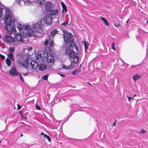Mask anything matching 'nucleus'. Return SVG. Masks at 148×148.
<instances>
[{"label": "nucleus", "instance_id": "obj_47", "mask_svg": "<svg viewBox=\"0 0 148 148\" xmlns=\"http://www.w3.org/2000/svg\"><path fill=\"white\" fill-rule=\"evenodd\" d=\"M136 66L135 65H132L131 66V68H134L135 66Z\"/></svg>", "mask_w": 148, "mask_h": 148}, {"label": "nucleus", "instance_id": "obj_31", "mask_svg": "<svg viewBox=\"0 0 148 148\" xmlns=\"http://www.w3.org/2000/svg\"><path fill=\"white\" fill-rule=\"evenodd\" d=\"M146 132V131L145 130L142 129L141 130L140 132V133H142V134H144Z\"/></svg>", "mask_w": 148, "mask_h": 148}, {"label": "nucleus", "instance_id": "obj_30", "mask_svg": "<svg viewBox=\"0 0 148 148\" xmlns=\"http://www.w3.org/2000/svg\"><path fill=\"white\" fill-rule=\"evenodd\" d=\"M19 75L20 78L21 80V81L22 82H24V79H23V77H22V75L21 74H19Z\"/></svg>", "mask_w": 148, "mask_h": 148}, {"label": "nucleus", "instance_id": "obj_14", "mask_svg": "<svg viewBox=\"0 0 148 148\" xmlns=\"http://www.w3.org/2000/svg\"><path fill=\"white\" fill-rule=\"evenodd\" d=\"M25 60L23 57V56H20L19 58L17 60V62L18 64L20 65V66H22L23 65V63Z\"/></svg>", "mask_w": 148, "mask_h": 148}, {"label": "nucleus", "instance_id": "obj_44", "mask_svg": "<svg viewBox=\"0 0 148 148\" xmlns=\"http://www.w3.org/2000/svg\"><path fill=\"white\" fill-rule=\"evenodd\" d=\"M116 120L112 124V125L113 126H115L116 125Z\"/></svg>", "mask_w": 148, "mask_h": 148}, {"label": "nucleus", "instance_id": "obj_15", "mask_svg": "<svg viewBox=\"0 0 148 148\" xmlns=\"http://www.w3.org/2000/svg\"><path fill=\"white\" fill-rule=\"evenodd\" d=\"M38 62H39V64L38 68L39 70L43 71L46 68V65L42 64L43 62L40 63L38 61Z\"/></svg>", "mask_w": 148, "mask_h": 148}, {"label": "nucleus", "instance_id": "obj_12", "mask_svg": "<svg viewBox=\"0 0 148 148\" xmlns=\"http://www.w3.org/2000/svg\"><path fill=\"white\" fill-rule=\"evenodd\" d=\"M9 73L10 75L13 76H16L18 74V72L14 66L11 67V69L9 71Z\"/></svg>", "mask_w": 148, "mask_h": 148}, {"label": "nucleus", "instance_id": "obj_2", "mask_svg": "<svg viewBox=\"0 0 148 148\" xmlns=\"http://www.w3.org/2000/svg\"><path fill=\"white\" fill-rule=\"evenodd\" d=\"M47 52L45 50L38 52L36 56V60L41 63L44 62V61L46 59L48 62H53L54 58L52 51L49 50Z\"/></svg>", "mask_w": 148, "mask_h": 148}, {"label": "nucleus", "instance_id": "obj_8", "mask_svg": "<svg viewBox=\"0 0 148 148\" xmlns=\"http://www.w3.org/2000/svg\"><path fill=\"white\" fill-rule=\"evenodd\" d=\"M43 25L42 21H40L33 25V29L34 32L41 33L42 32Z\"/></svg>", "mask_w": 148, "mask_h": 148}, {"label": "nucleus", "instance_id": "obj_11", "mask_svg": "<svg viewBox=\"0 0 148 148\" xmlns=\"http://www.w3.org/2000/svg\"><path fill=\"white\" fill-rule=\"evenodd\" d=\"M52 16L50 14H47L43 18L44 22L46 24H51L52 23Z\"/></svg>", "mask_w": 148, "mask_h": 148}, {"label": "nucleus", "instance_id": "obj_38", "mask_svg": "<svg viewBox=\"0 0 148 148\" xmlns=\"http://www.w3.org/2000/svg\"><path fill=\"white\" fill-rule=\"evenodd\" d=\"M67 25V23L66 22H64L61 24L62 25H63L64 26H66Z\"/></svg>", "mask_w": 148, "mask_h": 148}, {"label": "nucleus", "instance_id": "obj_49", "mask_svg": "<svg viewBox=\"0 0 148 148\" xmlns=\"http://www.w3.org/2000/svg\"><path fill=\"white\" fill-rule=\"evenodd\" d=\"M87 84H88L89 85H90V86H92L91 84L90 83L88 82H87Z\"/></svg>", "mask_w": 148, "mask_h": 148}, {"label": "nucleus", "instance_id": "obj_22", "mask_svg": "<svg viewBox=\"0 0 148 148\" xmlns=\"http://www.w3.org/2000/svg\"><path fill=\"white\" fill-rule=\"evenodd\" d=\"M15 48L14 47H10L9 49V53H13L15 51Z\"/></svg>", "mask_w": 148, "mask_h": 148}, {"label": "nucleus", "instance_id": "obj_28", "mask_svg": "<svg viewBox=\"0 0 148 148\" xmlns=\"http://www.w3.org/2000/svg\"><path fill=\"white\" fill-rule=\"evenodd\" d=\"M44 137L46 138L49 141H51V139L46 134H44Z\"/></svg>", "mask_w": 148, "mask_h": 148}, {"label": "nucleus", "instance_id": "obj_33", "mask_svg": "<svg viewBox=\"0 0 148 148\" xmlns=\"http://www.w3.org/2000/svg\"><path fill=\"white\" fill-rule=\"evenodd\" d=\"M27 70L28 72L31 73L33 72L32 70H31V69H29V68H27Z\"/></svg>", "mask_w": 148, "mask_h": 148}, {"label": "nucleus", "instance_id": "obj_25", "mask_svg": "<svg viewBox=\"0 0 148 148\" xmlns=\"http://www.w3.org/2000/svg\"><path fill=\"white\" fill-rule=\"evenodd\" d=\"M84 47H85V51H86V50L87 49H88V43L87 44L86 42L85 41L84 42Z\"/></svg>", "mask_w": 148, "mask_h": 148}, {"label": "nucleus", "instance_id": "obj_18", "mask_svg": "<svg viewBox=\"0 0 148 148\" xmlns=\"http://www.w3.org/2000/svg\"><path fill=\"white\" fill-rule=\"evenodd\" d=\"M100 18H101V20H102L103 21H104L105 23V24L106 25V26H109V23L108 22V21L105 18L102 17H100Z\"/></svg>", "mask_w": 148, "mask_h": 148}, {"label": "nucleus", "instance_id": "obj_10", "mask_svg": "<svg viewBox=\"0 0 148 148\" xmlns=\"http://www.w3.org/2000/svg\"><path fill=\"white\" fill-rule=\"evenodd\" d=\"M3 40L6 43H10L14 41L15 38L10 35H6L3 37Z\"/></svg>", "mask_w": 148, "mask_h": 148}, {"label": "nucleus", "instance_id": "obj_13", "mask_svg": "<svg viewBox=\"0 0 148 148\" xmlns=\"http://www.w3.org/2000/svg\"><path fill=\"white\" fill-rule=\"evenodd\" d=\"M36 61H32L31 62L30 64L33 69H35L38 67L39 62L36 60Z\"/></svg>", "mask_w": 148, "mask_h": 148}, {"label": "nucleus", "instance_id": "obj_36", "mask_svg": "<svg viewBox=\"0 0 148 148\" xmlns=\"http://www.w3.org/2000/svg\"><path fill=\"white\" fill-rule=\"evenodd\" d=\"M64 11H65V12H67V10H66V7H65L64 8H63L62 12H63Z\"/></svg>", "mask_w": 148, "mask_h": 148}, {"label": "nucleus", "instance_id": "obj_3", "mask_svg": "<svg viewBox=\"0 0 148 148\" xmlns=\"http://www.w3.org/2000/svg\"><path fill=\"white\" fill-rule=\"evenodd\" d=\"M30 25H18L16 27L19 31V33L23 32L25 34L28 36L31 37L34 35V31L30 28Z\"/></svg>", "mask_w": 148, "mask_h": 148}, {"label": "nucleus", "instance_id": "obj_40", "mask_svg": "<svg viewBox=\"0 0 148 148\" xmlns=\"http://www.w3.org/2000/svg\"><path fill=\"white\" fill-rule=\"evenodd\" d=\"M61 5L63 8L64 7H65L66 6V5H65V4L63 2L61 3Z\"/></svg>", "mask_w": 148, "mask_h": 148}, {"label": "nucleus", "instance_id": "obj_32", "mask_svg": "<svg viewBox=\"0 0 148 148\" xmlns=\"http://www.w3.org/2000/svg\"><path fill=\"white\" fill-rule=\"evenodd\" d=\"M0 57H1V58L3 60H4L5 58V57L4 56L2 55L1 54H0Z\"/></svg>", "mask_w": 148, "mask_h": 148}, {"label": "nucleus", "instance_id": "obj_53", "mask_svg": "<svg viewBox=\"0 0 148 148\" xmlns=\"http://www.w3.org/2000/svg\"><path fill=\"white\" fill-rule=\"evenodd\" d=\"M23 136V135L22 134H21V136L22 137Z\"/></svg>", "mask_w": 148, "mask_h": 148}, {"label": "nucleus", "instance_id": "obj_52", "mask_svg": "<svg viewBox=\"0 0 148 148\" xmlns=\"http://www.w3.org/2000/svg\"><path fill=\"white\" fill-rule=\"evenodd\" d=\"M134 98V96L132 98V100H133Z\"/></svg>", "mask_w": 148, "mask_h": 148}, {"label": "nucleus", "instance_id": "obj_16", "mask_svg": "<svg viewBox=\"0 0 148 148\" xmlns=\"http://www.w3.org/2000/svg\"><path fill=\"white\" fill-rule=\"evenodd\" d=\"M51 3L49 1H47L45 4V10L47 11H50L51 9Z\"/></svg>", "mask_w": 148, "mask_h": 148}, {"label": "nucleus", "instance_id": "obj_37", "mask_svg": "<svg viewBox=\"0 0 148 148\" xmlns=\"http://www.w3.org/2000/svg\"><path fill=\"white\" fill-rule=\"evenodd\" d=\"M74 46L75 47V49L76 50V51H77L78 50V47L77 46L75 45H75L74 46H73V47H74Z\"/></svg>", "mask_w": 148, "mask_h": 148}, {"label": "nucleus", "instance_id": "obj_19", "mask_svg": "<svg viewBox=\"0 0 148 148\" xmlns=\"http://www.w3.org/2000/svg\"><path fill=\"white\" fill-rule=\"evenodd\" d=\"M7 56L12 61H14V55L13 53H9Z\"/></svg>", "mask_w": 148, "mask_h": 148}, {"label": "nucleus", "instance_id": "obj_6", "mask_svg": "<svg viewBox=\"0 0 148 148\" xmlns=\"http://www.w3.org/2000/svg\"><path fill=\"white\" fill-rule=\"evenodd\" d=\"M16 21L15 20L14 22H13V23H11V27H12L14 28L15 29V31H14V32H10L9 31H7L8 32H9L10 33L12 34H13L15 35V37L16 40L18 41H20L21 42H23V38H24V36L22 34V33L21 34H17V32L16 31V29L15 27L16 26Z\"/></svg>", "mask_w": 148, "mask_h": 148}, {"label": "nucleus", "instance_id": "obj_45", "mask_svg": "<svg viewBox=\"0 0 148 148\" xmlns=\"http://www.w3.org/2000/svg\"><path fill=\"white\" fill-rule=\"evenodd\" d=\"M115 26L116 27H118L119 26V23H116L114 24Z\"/></svg>", "mask_w": 148, "mask_h": 148}, {"label": "nucleus", "instance_id": "obj_55", "mask_svg": "<svg viewBox=\"0 0 148 148\" xmlns=\"http://www.w3.org/2000/svg\"><path fill=\"white\" fill-rule=\"evenodd\" d=\"M147 23L148 24V21L147 22Z\"/></svg>", "mask_w": 148, "mask_h": 148}, {"label": "nucleus", "instance_id": "obj_17", "mask_svg": "<svg viewBox=\"0 0 148 148\" xmlns=\"http://www.w3.org/2000/svg\"><path fill=\"white\" fill-rule=\"evenodd\" d=\"M141 77V75H138L137 74H136L135 75L132 76V77L133 80L135 81L140 78Z\"/></svg>", "mask_w": 148, "mask_h": 148}, {"label": "nucleus", "instance_id": "obj_27", "mask_svg": "<svg viewBox=\"0 0 148 148\" xmlns=\"http://www.w3.org/2000/svg\"><path fill=\"white\" fill-rule=\"evenodd\" d=\"M37 1L40 5L43 4L45 2V0H37Z\"/></svg>", "mask_w": 148, "mask_h": 148}, {"label": "nucleus", "instance_id": "obj_9", "mask_svg": "<svg viewBox=\"0 0 148 148\" xmlns=\"http://www.w3.org/2000/svg\"><path fill=\"white\" fill-rule=\"evenodd\" d=\"M15 3L18 5H29L33 3L32 0H15Z\"/></svg>", "mask_w": 148, "mask_h": 148}, {"label": "nucleus", "instance_id": "obj_26", "mask_svg": "<svg viewBox=\"0 0 148 148\" xmlns=\"http://www.w3.org/2000/svg\"><path fill=\"white\" fill-rule=\"evenodd\" d=\"M79 72V71L77 70H75V71H72V73L73 75H75L78 73Z\"/></svg>", "mask_w": 148, "mask_h": 148}, {"label": "nucleus", "instance_id": "obj_24", "mask_svg": "<svg viewBox=\"0 0 148 148\" xmlns=\"http://www.w3.org/2000/svg\"><path fill=\"white\" fill-rule=\"evenodd\" d=\"M48 74H46L43 76L42 77V78L43 79L47 80L48 79Z\"/></svg>", "mask_w": 148, "mask_h": 148}, {"label": "nucleus", "instance_id": "obj_20", "mask_svg": "<svg viewBox=\"0 0 148 148\" xmlns=\"http://www.w3.org/2000/svg\"><path fill=\"white\" fill-rule=\"evenodd\" d=\"M50 13L52 15H55L58 13V10L57 9L54 10H51L50 11Z\"/></svg>", "mask_w": 148, "mask_h": 148}, {"label": "nucleus", "instance_id": "obj_7", "mask_svg": "<svg viewBox=\"0 0 148 148\" xmlns=\"http://www.w3.org/2000/svg\"><path fill=\"white\" fill-rule=\"evenodd\" d=\"M65 52L67 55H69L71 58L74 59L73 60L75 63H77L78 62L79 57L78 56H75V52L68 48L65 49Z\"/></svg>", "mask_w": 148, "mask_h": 148}, {"label": "nucleus", "instance_id": "obj_34", "mask_svg": "<svg viewBox=\"0 0 148 148\" xmlns=\"http://www.w3.org/2000/svg\"><path fill=\"white\" fill-rule=\"evenodd\" d=\"M36 109L37 110H40V107L38 106V105L37 104H36Z\"/></svg>", "mask_w": 148, "mask_h": 148}, {"label": "nucleus", "instance_id": "obj_50", "mask_svg": "<svg viewBox=\"0 0 148 148\" xmlns=\"http://www.w3.org/2000/svg\"><path fill=\"white\" fill-rule=\"evenodd\" d=\"M19 113L21 115H22V112L21 111H19Z\"/></svg>", "mask_w": 148, "mask_h": 148}, {"label": "nucleus", "instance_id": "obj_4", "mask_svg": "<svg viewBox=\"0 0 148 148\" xmlns=\"http://www.w3.org/2000/svg\"><path fill=\"white\" fill-rule=\"evenodd\" d=\"M63 32V38L64 41L65 43L68 44V47H73L75 45V42L74 40L72 38V35L71 34L66 32Z\"/></svg>", "mask_w": 148, "mask_h": 148}, {"label": "nucleus", "instance_id": "obj_5", "mask_svg": "<svg viewBox=\"0 0 148 148\" xmlns=\"http://www.w3.org/2000/svg\"><path fill=\"white\" fill-rule=\"evenodd\" d=\"M57 32L56 29H54L52 31L50 35L47 37L46 40L45 41L44 45L45 47H47L50 48L53 45V36L56 34Z\"/></svg>", "mask_w": 148, "mask_h": 148}, {"label": "nucleus", "instance_id": "obj_29", "mask_svg": "<svg viewBox=\"0 0 148 148\" xmlns=\"http://www.w3.org/2000/svg\"><path fill=\"white\" fill-rule=\"evenodd\" d=\"M62 68L64 69H69L68 66H66L64 65H62Z\"/></svg>", "mask_w": 148, "mask_h": 148}, {"label": "nucleus", "instance_id": "obj_35", "mask_svg": "<svg viewBox=\"0 0 148 148\" xmlns=\"http://www.w3.org/2000/svg\"><path fill=\"white\" fill-rule=\"evenodd\" d=\"M115 44L114 42H113L112 44V48L114 50H116L115 48L114 47V45Z\"/></svg>", "mask_w": 148, "mask_h": 148}, {"label": "nucleus", "instance_id": "obj_43", "mask_svg": "<svg viewBox=\"0 0 148 148\" xmlns=\"http://www.w3.org/2000/svg\"><path fill=\"white\" fill-rule=\"evenodd\" d=\"M17 106H18L17 108H18V110H20V109L21 108V106H19V105L18 104H17Z\"/></svg>", "mask_w": 148, "mask_h": 148}, {"label": "nucleus", "instance_id": "obj_1", "mask_svg": "<svg viewBox=\"0 0 148 148\" xmlns=\"http://www.w3.org/2000/svg\"><path fill=\"white\" fill-rule=\"evenodd\" d=\"M5 11V16L4 19L5 29L10 32H14L15 29L12 27H11V24L13 23L15 21V18L10 9L4 7L0 2V17L2 16L3 12Z\"/></svg>", "mask_w": 148, "mask_h": 148}, {"label": "nucleus", "instance_id": "obj_54", "mask_svg": "<svg viewBox=\"0 0 148 148\" xmlns=\"http://www.w3.org/2000/svg\"><path fill=\"white\" fill-rule=\"evenodd\" d=\"M128 21H129V19L127 21L126 23H127L128 22Z\"/></svg>", "mask_w": 148, "mask_h": 148}, {"label": "nucleus", "instance_id": "obj_41", "mask_svg": "<svg viewBox=\"0 0 148 148\" xmlns=\"http://www.w3.org/2000/svg\"><path fill=\"white\" fill-rule=\"evenodd\" d=\"M58 74L61 77H65V75L63 74H61L59 73H58Z\"/></svg>", "mask_w": 148, "mask_h": 148}, {"label": "nucleus", "instance_id": "obj_56", "mask_svg": "<svg viewBox=\"0 0 148 148\" xmlns=\"http://www.w3.org/2000/svg\"><path fill=\"white\" fill-rule=\"evenodd\" d=\"M1 142V141H0V143Z\"/></svg>", "mask_w": 148, "mask_h": 148}, {"label": "nucleus", "instance_id": "obj_42", "mask_svg": "<svg viewBox=\"0 0 148 148\" xmlns=\"http://www.w3.org/2000/svg\"><path fill=\"white\" fill-rule=\"evenodd\" d=\"M32 49V47H29L27 48V50L28 51H30Z\"/></svg>", "mask_w": 148, "mask_h": 148}, {"label": "nucleus", "instance_id": "obj_46", "mask_svg": "<svg viewBox=\"0 0 148 148\" xmlns=\"http://www.w3.org/2000/svg\"><path fill=\"white\" fill-rule=\"evenodd\" d=\"M23 74L25 76H26L28 74V73H23Z\"/></svg>", "mask_w": 148, "mask_h": 148}, {"label": "nucleus", "instance_id": "obj_23", "mask_svg": "<svg viewBox=\"0 0 148 148\" xmlns=\"http://www.w3.org/2000/svg\"><path fill=\"white\" fill-rule=\"evenodd\" d=\"M74 64L72 62L70 65L68 66L69 69H73L74 67Z\"/></svg>", "mask_w": 148, "mask_h": 148}, {"label": "nucleus", "instance_id": "obj_48", "mask_svg": "<svg viewBox=\"0 0 148 148\" xmlns=\"http://www.w3.org/2000/svg\"><path fill=\"white\" fill-rule=\"evenodd\" d=\"M44 134H44L42 132H41L40 133V135H44Z\"/></svg>", "mask_w": 148, "mask_h": 148}, {"label": "nucleus", "instance_id": "obj_51", "mask_svg": "<svg viewBox=\"0 0 148 148\" xmlns=\"http://www.w3.org/2000/svg\"><path fill=\"white\" fill-rule=\"evenodd\" d=\"M136 96V94H134V97H135Z\"/></svg>", "mask_w": 148, "mask_h": 148}, {"label": "nucleus", "instance_id": "obj_39", "mask_svg": "<svg viewBox=\"0 0 148 148\" xmlns=\"http://www.w3.org/2000/svg\"><path fill=\"white\" fill-rule=\"evenodd\" d=\"M127 98H128V100L129 101H131V100H132V97H129L128 96H127Z\"/></svg>", "mask_w": 148, "mask_h": 148}, {"label": "nucleus", "instance_id": "obj_21", "mask_svg": "<svg viewBox=\"0 0 148 148\" xmlns=\"http://www.w3.org/2000/svg\"><path fill=\"white\" fill-rule=\"evenodd\" d=\"M6 62L8 66L9 67L11 65V62L10 59L8 58H7L6 59Z\"/></svg>", "mask_w": 148, "mask_h": 148}]
</instances>
